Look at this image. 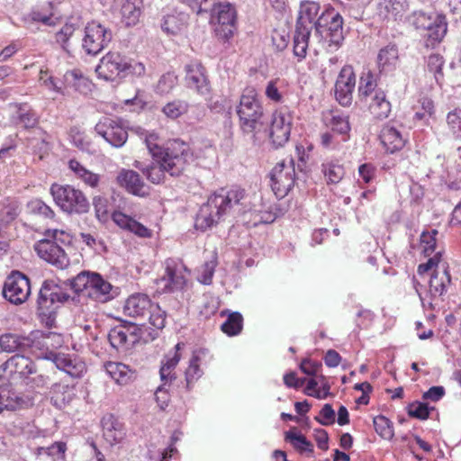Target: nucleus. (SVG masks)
I'll list each match as a JSON object with an SVG mask.
<instances>
[{"mask_svg":"<svg viewBox=\"0 0 461 461\" xmlns=\"http://www.w3.org/2000/svg\"><path fill=\"white\" fill-rule=\"evenodd\" d=\"M149 163L135 161L134 167L139 169L150 183L163 184L166 174L178 177L184 174L194 159V154L186 142H174L167 151L160 158H152Z\"/></svg>","mask_w":461,"mask_h":461,"instance_id":"1","label":"nucleus"},{"mask_svg":"<svg viewBox=\"0 0 461 461\" xmlns=\"http://www.w3.org/2000/svg\"><path fill=\"white\" fill-rule=\"evenodd\" d=\"M246 196L244 189L233 187L230 190L221 188L212 194L203 203L196 215L194 226L205 231L217 224L221 218L231 212L241 211L240 205Z\"/></svg>","mask_w":461,"mask_h":461,"instance_id":"2","label":"nucleus"},{"mask_svg":"<svg viewBox=\"0 0 461 461\" xmlns=\"http://www.w3.org/2000/svg\"><path fill=\"white\" fill-rule=\"evenodd\" d=\"M196 14H210L211 21L217 22L215 34L222 41H228L237 31V11L230 3H215V0H181Z\"/></svg>","mask_w":461,"mask_h":461,"instance_id":"3","label":"nucleus"},{"mask_svg":"<svg viewBox=\"0 0 461 461\" xmlns=\"http://www.w3.org/2000/svg\"><path fill=\"white\" fill-rule=\"evenodd\" d=\"M68 282L77 294L97 303H107L115 294L113 286L99 273L82 271Z\"/></svg>","mask_w":461,"mask_h":461,"instance_id":"4","label":"nucleus"},{"mask_svg":"<svg viewBox=\"0 0 461 461\" xmlns=\"http://www.w3.org/2000/svg\"><path fill=\"white\" fill-rule=\"evenodd\" d=\"M69 295L53 280H45L39 291L37 310L41 321L51 329L56 327L57 311L68 300Z\"/></svg>","mask_w":461,"mask_h":461,"instance_id":"5","label":"nucleus"},{"mask_svg":"<svg viewBox=\"0 0 461 461\" xmlns=\"http://www.w3.org/2000/svg\"><path fill=\"white\" fill-rule=\"evenodd\" d=\"M320 5L312 1H305L301 4L299 15L295 24L294 35V54L299 59L306 57L309 39L314 23L318 19Z\"/></svg>","mask_w":461,"mask_h":461,"instance_id":"6","label":"nucleus"},{"mask_svg":"<svg viewBox=\"0 0 461 461\" xmlns=\"http://www.w3.org/2000/svg\"><path fill=\"white\" fill-rule=\"evenodd\" d=\"M100 77L113 80L116 77H141L145 73L143 63L133 59L122 56L117 52H109L102 58L95 69Z\"/></svg>","mask_w":461,"mask_h":461,"instance_id":"7","label":"nucleus"},{"mask_svg":"<svg viewBox=\"0 0 461 461\" xmlns=\"http://www.w3.org/2000/svg\"><path fill=\"white\" fill-rule=\"evenodd\" d=\"M240 127L245 133L253 132L258 126L263 124L264 108L253 87L246 88L236 106Z\"/></svg>","mask_w":461,"mask_h":461,"instance_id":"8","label":"nucleus"},{"mask_svg":"<svg viewBox=\"0 0 461 461\" xmlns=\"http://www.w3.org/2000/svg\"><path fill=\"white\" fill-rule=\"evenodd\" d=\"M123 312L133 318L148 317L149 324L156 330L165 327L167 313L158 304L153 303L144 294L131 295L125 302Z\"/></svg>","mask_w":461,"mask_h":461,"instance_id":"9","label":"nucleus"},{"mask_svg":"<svg viewBox=\"0 0 461 461\" xmlns=\"http://www.w3.org/2000/svg\"><path fill=\"white\" fill-rule=\"evenodd\" d=\"M50 192L55 203L68 214H83L89 211L90 203L86 194L73 185L55 183Z\"/></svg>","mask_w":461,"mask_h":461,"instance_id":"10","label":"nucleus"},{"mask_svg":"<svg viewBox=\"0 0 461 461\" xmlns=\"http://www.w3.org/2000/svg\"><path fill=\"white\" fill-rule=\"evenodd\" d=\"M315 33L329 42L330 47L338 50L343 41V18L334 8H328L314 23Z\"/></svg>","mask_w":461,"mask_h":461,"instance_id":"11","label":"nucleus"},{"mask_svg":"<svg viewBox=\"0 0 461 461\" xmlns=\"http://www.w3.org/2000/svg\"><path fill=\"white\" fill-rule=\"evenodd\" d=\"M415 25L425 31L423 38L427 48H434L441 42L447 32L446 16L441 14H426L420 12L417 14Z\"/></svg>","mask_w":461,"mask_h":461,"instance_id":"12","label":"nucleus"},{"mask_svg":"<svg viewBox=\"0 0 461 461\" xmlns=\"http://www.w3.org/2000/svg\"><path fill=\"white\" fill-rule=\"evenodd\" d=\"M271 188L278 199H282L294 186L297 176L294 161L291 158L288 163L281 161L277 163L269 173Z\"/></svg>","mask_w":461,"mask_h":461,"instance_id":"13","label":"nucleus"},{"mask_svg":"<svg viewBox=\"0 0 461 461\" xmlns=\"http://www.w3.org/2000/svg\"><path fill=\"white\" fill-rule=\"evenodd\" d=\"M113 37L111 30L97 22L85 27L82 47L86 54L95 56L107 47Z\"/></svg>","mask_w":461,"mask_h":461,"instance_id":"14","label":"nucleus"},{"mask_svg":"<svg viewBox=\"0 0 461 461\" xmlns=\"http://www.w3.org/2000/svg\"><path fill=\"white\" fill-rule=\"evenodd\" d=\"M30 294L31 283L28 276L20 271H12L4 284V297L11 303L19 305L25 303Z\"/></svg>","mask_w":461,"mask_h":461,"instance_id":"15","label":"nucleus"},{"mask_svg":"<svg viewBox=\"0 0 461 461\" xmlns=\"http://www.w3.org/2000/svg\"><path fill=\"white\" fill-rule=\"evenodd\" d=\"M95 131L114 148L122 147L128 140V132L119 118L103 117L95 124Z\"/></svg>","mask_w":461,"mask_h":461,"instance_id":"16","label":"nucleus"},{"mask_svg":"<svg viewBox=\"0 0 461 461\" xmlns=\"http://www.w3.org/2000/svg\"><path fill=\"white\" fill-rule=\"evenodd\" d=\"M186 267L181 261L167 258L165 261V275L158 280L164 284V293L181 291L186 285Z\"/></svg>","mask_w":461,"mask_h":461,"instance_id":"17","label":"nucleus"},{"mask_svg":"<svg viewBox=\"0 0 461 461\" xmlns=\"http://www.w3.org/2000/svg\"><path fill=\"white\" fill-rule=\"evenodd\" d=\"M39 257L59 269H64L69 265V258L59 244L49 238L39 240L34 245Z\"/></svg>","mask_w":461,"mask_h":461,"instance_id":"18","label":"nucleus"},{"mask_svg":"<svg viewBox=\"0 0 461 461\" xmlns=\"http://www.w3.org/2000/svg\"><path fill=\"white\" fill-rule=\"evenodd\" d=\"M292 117L286 110L276 111L273 114L270 139L276 149L283 147L290 138Z\"/></svg>","mask_w":461,"mask_h":461,"instance_id":"19","label":"nucleus"},{"mask_svg":"<svg viewBox=\"0 0 461 461\" xmlns=\"http://www.w3.org/2000/svg\"><path fill=\"white\" fill-rule=\"evenodd\" d=\"M356 76L351 66H344L335 83V97L342 106H349L353 100Z\"/></svg>","mask_w":461,"mask_h":461,"instance_id":"20","label":"nucleus"},{"mask_svg":"<svg viewBox=\"0 0 461 461\" xmlns=\"http://www.w3.org/2000/svg\"><path fill=\"white\" fill-rule=\"evenodd\" d=\"M0 369L8 372L13 379L24 381L36 374V364L23 354L17 353L0 366Z\"/></svg>","mask_w":461,"mask_h":461,"instance_id":"21","label":"nucleus"},{"mask_svg":"<svg viewBox=\"0 0 461 461\" xmlns=\"http://www.w3.org/2000/svg\"><path fill=\"white\" fill-rule=\"evenodd\" d=\"M140 339L139 328L131 322H124L112 328L108 333L111 346L116 349L134 345Z\"/></svg>","mask_w":461,"mask_h":461,"instance_id":"22","label":"nucleus"},{"mask_svg":"<svg viewBox=\"0 0 461 461\" xmlns=\"http://www.w3.org/2000/svg\"><path fill=\"white\" fill-rule=\"evenodd\" d=\"M116 181L121 187L135 196L146 197L150 193L149 186L134 170L122 169L116 176Z\"/></svg>","mask_w":461,"mask_h":461,"instance_id":"23","label":"nucleus"},{"mask_svg":"<svg viewBox=\"0 0 461 461\" xmlns=\"http://www.w3.org/2000/svg\"><path fill=\"white\" fill-rule=\"evenodd\" d=\"M185 71L187 87L196 90L201 95L210 93V82L205 75V68L200 62L185 65Z\"/></svg>","mask_w":461,"mask_h":461,"instance_id":"24","label":"nucleus"},{"mask_svg":"<svg viewBox=\"0 0 461 461\" xmlns=\"http://www.w3.org/2000/svg\"><path fill=\"white\" fill-rule=\"evenodd\" d=\"M103 437L111 446L120 443L126 436L123 423L112 413H106L101 420Z\"/></svg>","mask_w":461,"mask_h":461,"instance_id":"25","label":"nucleus"},{"mask_svg":"<svg viewBox=\"0 0 461 461\" xmlns=\"http://www.w3.org/2000/svg\"><path fill=\"white\" fill-rule=\"evenodd\" d=\"M53 363L56 367L61 371H64L73 378H79L86 372V364L77 358H72L68 354H53Z\"/></svg>","mask_w":461,"mask_h":461,"instance_id":"26","label":"nucleus"},{"mask_svg":"<svg viewBox=\"0 0 461 461\" xmlns=\"http://www.w3.org/2000/svg\"><path fill=\"white\" fill-rule=\"evenodd\" d=\"M28 405V401L10 385L0 386V413L5 410L15 411Z\"/></svg>","mask_w":461,"mask_h":461,"instance_id":"27","label":"nucleus"},{"mask_svg":"<svg viewBox=\"0 0 461 461\" xmlns=\"http://www.w3.org/2000/svg\"><path fill=\"white\" fill-rule=\"evenodd\" d=\"M441 267L442 272L439 273L437 269H434L429 279V294L431 297L443 295L447 293V287L451 283L448 264L445 262Z\"/></svg>","mask_w":461,"mask_h":461,"instance_id":"28","label":"nucleus"},{"mask_svg":"<svg viewBox=\"0 0 461 461\" xmlns=\"http://www.w3.org/2000/svg\"><path fill=\"white\" fill-rule=\"evenodd\" d=\"M382 144L389 153L401 150L405 145V140L401 132L391 125H384L379 135Z\"/></svg>","mask_w":461,"mask_h":461,"instance_id":"29","label":"nucleus"},{"mask_svg":"<svg viewBox=\"0 0 461 461\" xmlns=\"http://www.w3.org/2000/svg\"><path fill=\"white\" fill-rule=\"evenodd\" d=\"M32 347V340L28 337H20L12 333H5L0 337V348L3 351L8 353L15 351L25 352Z\"/></svg>","mask_w":461,"mask_h":461,"instance_id":"30","label":"nucleus"},{"mask_svg":"<svg viewBox=\"0 0 461 461\" xmlns=\"http://www.w3.org/2000/svg\"><path fill=\"white\" fill-rule=\"evenodd\" d=\"M68 168L75 176L91 188H97L101 181V176L88 170L79 161L72 158L68 161Z\"/></svg>","mask_w":461,"mask_h":461,"instance_id":"31","label":"nucleus"},{"mask_svg":"<svg viewBox=\"0 0 461 461\" xmlns=\"http://www.w3.org/2000/svg\"><path fill=\"white\" fill-rule=\"evenodd\" d=\"M392 105L387 100L385 93L381 90H375L369 104L371 113L378 120L387 118L391 113Z\"/></svg>","mask_w":461,"mask_h":461,"instance_id":"32","label":"nucleus"},{"mask_svg":"<svg viewBox=\"0 0 461 461\" xmlns=\"http://www.w3.org/2000/svg\"><path fill=\"white\" fill-rule=\"evenodd\" d=\"M399 59V50L396 44L389 43L382 48L377 55V64L381 71L393 70Z\"/></svg>","mask_w":461,"mask_h":461,"instance_id":"33","label":"nucleus"},{"mask_svg":"<svg viewBox=\"0 0 461 461\" xmlns=\"http://www.w3.org/2000/svg\"><path fill=\"white\" fill-rule=\"evenodd\" d=\"M74 397L73 387L62 384H53L50 402L56 408L59 410L64 409L73 401Z\"/></svg>","mask_w":461,"mask_h":461,"instance_id":"34","label":"nucleus"},{"mask_svg":"<svg viewBox=\"0 0 461 461\" xmlns=\"http://www.w3.org/2000/svg\"><path fill=\"white\" fill-rule=\"evenodd\" d=\"M206 353L207 349L204 348L194 351L189 361V366L185 370L186 388L188 390L203 375V371L200 367V360L201 356H205Z\"/></svg>","mask_w":461,"mask_h":461,"instance_id":"35","label":"nucleus"},{"mask_svg":"<svg viewBox=\"0 0 461 461\" xmlns=\"http://www.w3.org/2000/svg\"><path fill=\"white\" fill-rule=\"evenodd\" d=\"M64 82L67 86L81 94H86L91 90V82L78 69L67 71L64 75Z\"/></svg>","mask_w":461,"mask_h":461,"instance_id":"36","label":"nucleus"},{"mask_svg":"<svg viewBox=\"0 0 461 461\" xmlns=\"http://www.w3.org/2000/svg\"><path fill=\"white\" fill-rule=\"evenodd\" d=\"M142 0H126L121 7L123 22L127 26L135 25L141 14Z\"/></svg>","mask_w":461,"mask_h":461,"instance_id":"37","label":"nucleus"},{"mask_svg":"<svg viewBox=\"0 0 461 461\" xmlns=\"http://www.w3.org/2000/svg\"><path fill=\"white\" fill-rule=\"evenodd\" d=\"M187 15L185 14H167L164 17L161 28L167 34L176 35L186 27Z\"/></svg>","mask_w":461,"mask_h":461,"instance_id":"38","label":"nucleus"},{"mask_svg":"<svg viewBox=\"0 0 461 461\" xmlns=\"http://www.w3.org/2000/svg\"><path fill=\"white\" fill-rule=\"evenodd\" d=\"M53 5L50 1L43 3L40 6L32 9L28 17L32 22L41 23L45 25L52 24Z\"/></svg>","mask_w":461,"mask_h":461,"instance_id":"39","label":"nucleus"},{"mask_svg":"<svg viewBox=\"0 0 461 461\" xmlns=\"http://www.w3.org/2000/svg\"><path fill=\"white\" fill-rule=\"evenodd\" d=\"M297 429L293 428L286 431L285 434V439L290 442L293 447L300 452H313V445L309 441L305 436L297 433Z\"/></svg>","mask_w":461,"mask_h":461,"instance_id":"40","label":"nucleus"},{"mask_svg":"<svg viewBox=\"0 0 461 461\" xmlns=\"http://www.w3.org/2000/svg\"><path fill=\"white\" fill-rule=\"evenodd\" d=\"M21 212L19 203L16 200L5 199L0 211V222L7 226L14 221Z\"/></svg>","mask_w":461,"mask_h":461,"instance_id":"41","label":"nucleus"},{"mask_svg":"<svg viewBox=\"0 0 461 461\" xmlns=\"http://www.w3.org/2000/svg\"><path fill=\"white\" fill-rule=\"evenodd\" d=\"M157 140L158 135L155 133H149L145 135L144 142L152 158L162 157L164 153L167 151V149L169 148L170 144H173L174 142H184L183 140H180L178 139L172 140L167 141L166 145L162 147L157 143Z\"/></svg>","mask_w":461,"mask_h":461,"instance_id":"42","label":"nucleus"},{"mask_svg":"<svg viewBox=\"0 0 461 461\" xmlns=\"http://www.w3.org/2000/svg\"><path fill=\"white\" fill-rule=\"evenodd\" d=\"M243 328V317L239 312L229 314L226 321L221 324V330L229 336L240 334Z\"/></svg>","mask_w":461,"mask_h":461,"instance_id":"43","label":"nucleus"},{"mask_svg":"<svg viewBox=\"0 0 461 461\" xmlns=\"http://www.w3.org/2000/svg\"><path fill=\"white\" fill-rule=\"evenodd\" d=\"M375 432L384 439L390 440L394 435L393 422L384 415L375 416L373 420Z\"/></svg>","mask_w":461,"mask_h":461,"instance_id":"44","label":"nucleus"},{"mask_svg":"<svg viewBox=\"0 0 461 461\" xmlns=\"http://www.w3.org/2000/svg\"><path fill=\"white\" fill-rule=\"evenodd\" d=\"M321 167L327 184H338L345 175L344 167L338 163L327 162Z\"/></svg>","mask_w":461,"mask_h":461,"instance_id":"45","label":"nucleus"},{"mask_svg":"<svg viewBox=\"0 0 461 461\" xmlns=\"http://www.w3.org/2000/svg\"><path fill=\"white\" fill-rule=\"evenodd\" d=\"M447 124L456 140H461V109L455 108L447 114Z\"/></svg>","mask_w":461,"mask_h":461,"instance_id":"46","label":"nucleus"},{"mask_svg":"<svg viewBox=\"0 0 461 461\" xmlns=\"http://www.w3.org/2000/svg\"><path fill=\"white\" fill-rule=\"evenodd\" d=\"M434 410L429 407L428 403L421 402H413L407 406V413L410 417L418 420H425L429 419L430 411Z\"/></svg>","mask_w":461,"mask_h":461,"instance_id":"47","label":"nucleus"},{"mask_svg":"<svg viewBox=\"0 0 461 461\" xmlns=\"http://www.w3.org/2000/svg\"><path fill=\"white\" fill-rule=\"evenodd\" d=\"M180 356L177 352H176L174 357L167 358L166 362L162 363L159 370L161 381H169V383H172L174 380H176V376L172 373V371L178 364Z\"/></svg>","mask_w":461,"mask_h":461,"instance_id":"48","label":"nucleus"},{"mask_svg":"<svg viewBox=\"0 0 461 461\" xmlns=\"http://www.w3.org/2000/svg\"><path fill=\"white\" fill-rule=\"evenodd\" d=\"M106 371L119 384H124L128 379V366L122 363L110 362L106 366Z\"/></svg>","mask_w":461,"mask_h":461,"instance_id":"49","label":"nucleus"},{"mask_svg":"<svg viewBox=\"0 0 461 461\" xmlns=\"http://www.w3.org/2000/svg\"><path fill=\"white\" fill-rule=\"evenodd\" d=\"M188 110V104L185 101L176 100L167 103L162 109L165 115L170 119H176L185 113Z\"/></svg>","mask_w":461,"mask_h":461,"instance_id":"50","label":"nucleus"},{"mask_svg":"<svg viewBox=\"0 0 461 461\" xmlns=\"http://www.w3.org/2000/svg\"><path fill=\"white\" fill-rule=\"evenodd\" d=\"M376 86L375 80L374 78L373 74L368 71L360 77L359 86H358V95L361 100L366 99L369 95H371Z\"/></svg>","mask_w":461,"mask_h":461,"instance_id":"51","label":"nucleus"},{"mask_svg":"<svg viewBox=\"0 0 461 461\" xmlns=\"http://www.w3.org/2000/svg\"><path fill=\"white\" fill-rule=\"evenodd\" d=\"M444 63V59L439 54H431L427 60L428 69L434 74V77L438 83L442 80L444 77L442 71Z\"/></svg>","mask_w":461,"mask_h":461,"instance_id":"52","label":"nucleus"},{"mask_svg":"<svg viewBox=\"0 0 461 461\" xmlns=\"http://www.w3.org/2000/svg\"><path fill=\"white\" fill-rule=\"evenodd\" d=\"M438 234L437 230L431 231H423L420 235V243L423 247V253L426 257H430L437 247L436 236Z\"/></svg>","mask_w":461,"mask_h":461,"instance_id":"53","label":"nucleus"},{"mask_svg":"<svg viewBox=\"0 0 461 461\" xmlns=\"http://www.w3.org/2000/svg\"><path fill=\"white\" fill-rule=\"evenodd\" d=\"M330 126L333 131L344 136H348L351 129L348 116L344 114H334L330 121Z\"/></svg>","mask_w":461,"mask_h":461,"instance_id":"54","label":"nucleus"},{"mask_svg":"<svg viewBox=\"0 0 461 461\" xmlns=\"http://www.w3.org/2000/svg\"><path fill=\"white\" fill-rule=\"evenodd\" d=\"M421 111H417L414 114V119L419 121H428L435 113L434 102L429 97H422L419 101Z\"/></svg>","mask_w":461,"mask_h":461,"instance_id":"55","label":"nucleus"},{"mask_svg":"<svg viewBox=\"0 0 461 461\" xmlns=\"http://www.w3.org/2000/svg\"><path fill=\"white\" fill-rule=\"evenodd\" d=\"M31 212L46 219H52L55 216L53 210L40 199L32 200L28 204Z\"/></svg>","mask_w":461,"mask_h":461,"instance_id":"56","label":"nucleus"},{"mask_svg":"<svg viewBox=\"0 0 461 461\" xmlns=\"http://www.w3.org/2000/svg\"><path fill=\"white\" fill-rule=\"evenodd\" d=\"M381 5H384L386 12L395 18L401 17L408 8L406 0H384Z\"/></svg>","mask_w":461,"mask_h":461,"instance_id":"57","label":"nucleus"},{"mask_svg":"<svg viewBox=\"0 0 461 461\" xmlns=\"http://www.w3.org/2000/svg\"><path fill=\"white\" fill-rule=\"evenodd\" d=\"M177 77L173 73L162 75L157 84V92L160 95L168 94L176 85Z\"/></svg>","mask_w":461,"mask_h":461,"instance_id":"58","label":"nucleus"},{"mask_svg":"<svg viewBox=\"0 0 461 461\" xmlns=\"http://www.w3.org/2000/svg\"><path fill=\"white\" fill-rule=\"evenodd\" d=\"M47 456L52 457V461H65L67 445L65 442L57 441L47 447Z\"/></svg>","mask_w":461,"mask_h":461,"instance_id":"59","label":"nucleus"},{"mask_svg":"<svg viewBox=\"0 0 461 461\" xmlns=\"http://www.w3.org/2000/svg\"><path fill=\"white\" fill-rule=\"evenodd\" d=\"M335 416L332 406L330 403H326L320 411V416H316L314 419L321 425L329 426L335 422Z\"/></svg>","mask_w":461,"mask_h":461,"instance_id":"60","label":"nucleus"},{"mask_svg":"<svg viewBox=\"0 0 461 461\" xmlns=\"http://www.w3.org/2000/svg\"><path fill=\"white\" fill-rule=\"evenodd\" d=\"M162 382L163 384L159 385L155 392V398L160 409L164 410L168 405L170 400L168 388L167 386H169L171 383H169V381Z\"/></svg>","mask_w":461,"mask_h":461,"instance_id":"61","label":"nucleus"},{"mask_svg":"<svg viewBox=\"0 0 461 461\" xmlns=\"http://www.w3.org/2000/svg\"><path fill=\"white\" fill-rule=\"evenodd\" d=\"M17 123L24 128H32L37 123L35 114L30 111L19 109L17 116Z\"/></svg>","mask_w":461,"mask_h":461,"instance_id":"62","label":"nucleus"},{"mask_svg":"<svg viewBox=\"0 0 461 461\" xmlns=\"http://www.w3.org/2000/svg\"><path fill=\"white\" fill-rule=\"evenodd\" d=\"M49 376L43 374H38L36 370V374L30 375L29 378H26L23 382L24 384L31 388H43L49 383Z\"/></svg>","mask_w":461,"mask_h":461,"instance_id":"63","label":"nucleus"},{"mask_svg":"<svg viewBox=\"0 0 461 461\" xmlns=\"http://www.w3.org/2000/svg\"><path fill=\"white\" fill-rule=\"evenodd\" d=\"M75 28L71 24H65L57 33L56 41L61 45L64 50H67V44L69 38L74 34Z\"/></svg>","mask_w":461,"mask_h":461,"instance_id":"64","label":"nucleus"}]
</instances>
